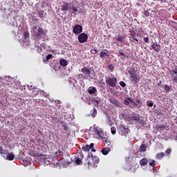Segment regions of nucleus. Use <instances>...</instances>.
Masks as SVG:
<instances>
[{
  "label": "nucleus",
  "instance_id": "1",
  "mask_svg": "<svg viewBox=\"0 0 177 177\" xmlns=\"http://www.w3.org/2000/svg\"><path fill=\"white\" fill-rule=\"evenodd\" d=\"M32 34L33 37H35L37 39H40V38L46 35V30L41 27L38 28V26H36L33 27Z\"/></svg>",
  "mask_w": 177,
  "mask_h": 177
},
{
  "label": "nucleus",
  "instance_id": "2",
  "mask_svg": "<svg viewBox=\"0 0 177 177\" xmlns=\"http://www.w3.org/2000/svg\"><path fill=\"white\" fill-rule=\"evenodd\" d=\"M99 161L100 160L97 158V156H92L91 157L88 156L86 160L85 165L89 166V165H94V164H99Z\"/></svg>",
  "mask_w": 177,
  "mask_h": 177
},
{
  "label": "nucleus",
  "instance_id": "3",
  "mask_svg": "<svg viewBox=\"0 0 177 177\" xmlns=\"http://www.w3.org/2000/svg\"><path fill=\"white\" fill-rule=\"evenodd\" d=\"M106 85L111 86V88H115L117 85V77H109L106 80Z\"/></svg>",
  "mask_w": 177,
  "mask_h": 177
},
{
  "label": "nucleus",
  "instance_id": "4",
  "mask_svg": "<svg viewBox=\"0 0 177 177\" xmlns=\"http://www.w3.org/2000/svg\"><path fill=\"white\" fill-rule=\"evenodd\" d=\"M147 151V145L142 144L140 145L139 150L137 151V157H143L141 153H146Z\"/></svg>",
  "mask_w": 177,
  "mask_h": 177
},
{
  "label": "nucleus",
  "instance_id": "5",
  "mask_svg": "<svg viewBox=\"0 0 177 177\" xmlns=\"http://www.w3.org/2000/svg\"><path fill=\"white\" fill-rule=\"evenodd\" d=\"M169 73L171 75V80L175 84H177V68L175 67L174 69L169 71Z\"/></svg>",
  "mask_w": 177,
  "mask_h": 177
},
{
  "label": "nucleus",
  "instance_id": "6",
  "mask_svg": "<svg viewBox=\"0 0 177 177\" xmlns=\"http://www.w3.org/2000/svg\"><path fill=\"white\" fill-rule=\"evenodd\" d=\"M78 41L80 44H84L88 41V35L86 33H80L78 36Z\"/></svg>",
  "mask_w": 177,
  "mask_h": 177
},
{
  "label": "nucleus",
  "instance_id": "7",
  "mask_svg": "<svg viewBox=\"0 0 177 177\" xmlns=\"http://www.w3.org/2000/svg\"><path fill=\"white\" fill-rule=\"evenodd\" d=\"M73 34H76V35L81 34L82 32V26L75 25L73 27Z\"/></svg>",
  "mask_w": 177,
  "mask_h": 177
},
{
  "label": "nucleus",
  "instance_id": "8",
  "mask_svg": "<svg viewBox=\"0 0 177 177\" xmlns=\"http://www.w3.org/2000/svg\"><path fill=\"white\" fill-rule=\"evenodd\" d=\"M118 131L119 132L120 135H121V136H125L127 133H128V128L120 127Z\"/></svg>",
  "mask_w": 177,
  "mask_h": 177
},
{
  "label": "nucleus",
  "instance_id": "9",
  "mask_svg": "<svg viewBox=\"0 0 177 177\" xmlns=\"http://www.w3.org/2000/svg\"><path fill=\"white\" fill-rule=\"evenodd\" d=\"M109 102L112 103V104H115L117 107H121V104H120V101H118L114 97H111L109 99Z\"/></svg>",
  "mask_w": 177,
  "mask_h": 177
},
{
  "label": "nucleus",
  "instance_id": "10",
  "mask_svg": "<svg viewBox=\"0 0 177 177\" xmlns=\"http://www.w3.org/2000/svg\"><path fill=\"white\" fill-rule=\"evenodd\" d=\"M130 74V80L131 81H136L138 80V75H136V73L135 71H129Z\"/></svg>",
  "mask_w": 177,
  "mask_h": 177
},
{
  "label": "nucleus",
  "instance_id": "11",
  "mask_svg": "<svg viewBox=\"0 0 177 177\" xmlns=\"http://www.w3.org/2000/svg\"><path fill=\"white\" fill-rule=\"evenodd\" d=\"M81 71L82 73H83V74H85V75H86L87 77H89L91 75V70L86 68V67L82 68Z\"/></svg>",
  "mask_w": 177,
  "mask_h": 177
},
{
  "label": "nucleus",
  "instance_id": "12",
  "mask_svg": "<svg viewBox=\"0 0 177 177\" xmlns=\"http://www.w3.org/2000/svg\"><path fill=\"white\" fill-rule=\"evenodd\" d=\"M93 146H95V145L93 143H91L90 145L83 147L82 150H84V151H89L91 149H93Z\"/></svg>",
  "mask_w": 177,
  "mask_h": 177
},
{
  "label": "nucleus",
  "instance_id": "13",
  "mask_svg": "<svg viewBox=\"0 0 177 177\" xmlns=\"http://www.w3.org/2000/svg\"><path fill=\"white\" fill-rule=\"evenodd\" d=\"M156 129H157L158 131H160V132H161L162 131L167 129V126L165 124H158L156 127Z\"/></svg>",
  "mask_w": 177,
  "mask_h": 177
},
{
  "label": "nucleus",
  "instance_id": "14",
  "mask_svg": "<svg viewBox=\"0 0 177 177\" xmlns=\"http://www.w3.org/2000/svg\"><path fill=\"white\" fill-rule=\"evenodd\" d=\"M62 6V12H66L67 10H68V8L70 6V4H68V3H64Z\"/></svg>",
  "mask_w": 177,
  "mask_h": 177
},
{
  "label": "nucleus",
  "instance_id": "15",
  "mask_svg": "<svg viewBox=\"0 0 177 177\" xmlns=\"http://www.w3.org/2000/svg\"><path fill=\"white\" fill-rule=\"evenodd\" d=\"M97 89H96V87L95 86H90L88 88V92L89 93V95H93V93H95L97 92Z\"/></svg>",
  "mask_w": 177,
  "mask_h": 177
},
{
  "label": "nucleus",
  "instance_id": "16",
  "mask_svg": "<svg viewBox=\"0 0 177 177\" xmlns=\"http://www.w3.org/2000/svg\"><path fill=\"white\" fill-rule=\"evenodd\" d=\"M111 151L110 147H105L102 149L101 151L104 156H107Z\"/></svg>",
  "mask_w": 177,
  "mask_h": 177
},
{
  "label": "nucleus",
  "instance_id": "17",
  "mask_svg": "<svg viewBox=\"0 0 177 177\" xmlns=\"http://www.w3.org/2000/svg\"><path fill=\"white\" fill-rule=\"evenodd\" d=\"M149 160L147 158H143L140 160V165L145 167V165H147Z\"/></svg>",
  "mask_w": 177,
  "mask_h": 177
},
{
  "label": "nucleus",
  "instance_id": "18",
  "mask_svg": "<svg viewBox=\"0 0 177 177\" xmlns=\"http://www.w3.org/2000/svg\"><path fill=\"white\" fill-rule=\"evenodd\" d=\"M7 160H8V161H13V160H15V154H13V153H7Z\"/></svg>",
  "mask_w": 177,
  "mask_h": 177
},
{
  "label": "nucleus",
  "instance_id": "19",
  "mask_svg": "<svg viewBox=\"0 0 177 177\" xmlns=\"http://www.w3.org/2000/svg\"><path fill=\"white\" fill-rule=\"evenodd\" d=\"M149 171H151V172H154V165H156V160H152L151 162H149Z\"/></svg>",
  "mask_w": 177,
  "mask_h": 177
},
{
  "label": "nucleus",
  "instance_id": "20",
  "mask_svg": "<svg viewBox=\"0 0 177 177\" xmlns=\"http://www.w3.org/2000/svg\"><path fill=\"white\" fill-rule=\"evenodd\" d=\"M133 102V100H132V98L131 97H127L124 99V104L125 106H129V104H130V103Z\"/></svg>",
  "mask_w": 177,
  "mask_h": 177
},
{
  "label": "nucleus",
  "instance_id": "21",
  "mask_svg": "<svg viewBox=\"0 0 177 177\" xmlns=\"http://www.w3.org/2000/svg\"><path fill=\"white\" fill-rule=\"evenodd\" d=\"M59 64H60V66H62V67H66V66H67V64H68L67 60H66L64 59H61L59 60Z\"/></svg>",
  "mask_w": 177,
  "mask_h": 177
},
{
  "label": "nucleus",
  "instance_id": "22",
  "mask_svg": "<svg viewBox=\"0 0 177 177\" xmlns=\"http://www.w3.org/2000/svg\"><path fill=\"white\" fill-rule=\"evenodd\" d=\"M96 114H97V110L96 108H93V109L91 111V115L93 118H95V117H96Z\"/></svg>",
  "mask_w": 177,
  "mask_h": 177
},
{
  "label": "nucleus",
  "instance_id": "23",
  "mask_svg": "<svg viewBox=\"0 0 177 177\" xmlns=\"http://www.w3.org/2000/svg\"><path fill=\"white\" fill-rule=\"evenodd\" d=\"M93 132L95 133V135L100 136V129H99L98 127H94L93 129Z\"/></svg>",
  "mask_w": 177,
  "mask_h": 177
},
{
  "label": "nucleus",
  "instance_id": "24",
  "mask_svg": "<svg viewBox=\"0 0 177 177\" xmlns=\"http://www.w3.org/2000/svg\"><path fill=\"white\" fill-rule=\"evenodd\" d=\"M164 156H165V153H164L163 152L158 153L156 156V158H158V160H162L164 158Z\"/></svg>",
  "mask_w": 177,
  "mask_h": 177
},
{
  "label": "nucleus",
  "instance_id": "25",
  "mask_svg": "<svg viewBox=\"0 0 177 177\" xmlns=\"http://www.w3.org/2000/svg\"><path fill=\"white\" fill-rule=\"evenodd\" d=\"M163 89L166 91V92H171V86H168V85H164L163 86Z\"/></svg>",
  "mask_w": 177,
  "mask_h": 177
},
{
  "label": "nucleus",
  "instance_id": "26",
  "mask_svg": "<svg viewBox=\"0 0 177 177\" xmlns=\"http://www.w3.org/2000/svg\"><path fill=\"white\" fill-rule=\"evenodd\" d=\"M100 56L101 59H103V57H106V56H109V55L106 54V53L104 51H101L100 53Z\"/></svg>",
  "mask_w": 177,
  "mask_h": 177
},
{
  "label": "nucleus",
  "instance_id": "27",
  "mask_svg": "<svg viewBox=\"0 0 177 177\" xmlns=\"http://www.w3.org/2000/svg\"><path fill=\"white\" fill-rule=\"evenodd\" d=\"M133 37V39H131V42H135V44H136L138 45V44H139V40H138V39H136L135 37V35L132 34L131 35Z\"/></svg>",
  "mask_w": 177,
  "mask_h": 177
},
{
  "label": "nucleus",
  "instance_id": "28",
  "mask_svg": "<svg viewBox=\"0 0 177 177\" xmlns=\"http://www.w3.org/2000/svg\"><path fill=\"white\" fill-rule=\"evenodd\" d=\"M131 118L133 120V121H136V122H140V119L138 116H131Z\"/></svg>",
  "mask_w": 177,
  "mask_h": 177
},
{
  "label": "nucleus",
  "instance_id": "29",
  "mask_svg": "<svg viewBox=\"0 0 177 177\" xmlns=\"http://www.w3.org/2000/svg\"><path fill=\"white\" fill-rule=\"evenodd\" d=\"M44 13H45V12L44 10H39L38 17H39L40 19H44Z\"/></svg>",
  "mask_w": 177,
  "mask_h": 177
},
{
  "label": "nucleus",
  "instance_id": "30",
  "mask_svg": "<svg viewBox=\"0 0 177 177\" xmlns=\"http://www.w3.org/2000/svg\"><path fill=\"white\" fill-rule=\"evenodd\" d=\"M55 157H60V156H63V151H61L60 150H59L58 151H56L55 153Z\"/></svg>",
  "mask_w": 177,
  "mask_h": 177
},
{
  "label": "nucleus",
  "instance_id": "31",
  "mask_svg": "<svg viewBox=\"0 0 177 177\" xmlns=\"http://www.w3.org/2000/svg\"><path fill=\"white\" fill-rule=\"evenodd\" d=\"M117 41H118L119 42H122L124 41V37H122V35H119L118 36Z\"/></svg>",
  "mask_w": 177,
  "mask_h": 177
},
{
  "label": "nucleus",
  "instance_id": "32",
  "mask_svg": "<svg viewBox=\"0 0 177 177\" xmlns=\"http://www.w3.org/2000/svg\"><path fill=\"white\" fill-rule=\"evenodd\" d=\"M71 10H73V13H77L78 12V9L75 6H72L71 8Z\"/></svg>",
  "mask_w": 177,
  "mask_h": 177
},
{
  "label": "nucleus",
  "instance_id": "33",
  "mask_svg": "<svg viewBox=\"0 0 177 177\" xmlns=\"http://www.w3.org/2000/svg\"><path fill=\"white\" fill-rule=\"evenodd\" d=\"M118 56H122L121 57V59H122V60L125 59V54L124 53V52L119 51Z\"/></svg>",
  "mask_w": 177,
  "mask_h": 177
},
{
  "label": "nucleus",
  "instance_id": "34",
  "mask_svg": "<svg viewBox=\"0 0 177 177\" xmlns=\"http://www.w3.org/2000/svg\"><path fill=\"white\" fill-rule=\"evenodd\" d=\"M111 132L112 135H115V132H117V130L115 129V127H111Z\"/></svg>",
  "mask_w": 177,
  "mask_h": 177
},
{
  "label": "nucleus",
  "instance_id": "35",
  "mask_svg": "<svg viewBox=\"0 0 177 177\" xmlns=\"http://www.w3.org/2000/svg\"><path fill=\"white\" fill-rule=\"evenodd\" d=\"M119 84L120 85V86H122V88H125V86H127V84H125V82H124L123 81L120 82Z\"/></svg>",
  "mask_w": 177,
  "mask_h": 177
},
{
  "label": "nucleus",
  "instance_id": "36",
  "mask_svg": "<svg viewBox=\"0 0 177 177\" xmlns=\"http://www.w3.org/2000/svg\"><path fill=\"white\" fill-rule=\"evenodd\" d=\"M107 68L110 71H114V66H113V64L109 65Z\"/></svg>",
  "mask_w": 177,
  "mask_h": 177
},
{
  "label": "nucleus",
  "instance_id": "37",
  "mask_svg": "<svg viewBox=\"0 0 177 177\" xmlns=\"http://www.w3.org/2000/svg\"><path fill=\"white\" fill-rule=\"evenodd\" d=\"M62 127H63L64 131H68V126H67V124H63Z\"/></svg>",
  "mask_w": 177,
  "mask_h": 177
},
{
  "label": "nucleus",
  "instance_id": "38",
  "mask_svg": "<svg viewBox=\"0 0 177 177\" xmlns=\"http://www.w3.org/2000/svg\"><path fill=\"white\" fill-rule=\"evenodd\" d=\"M81 162H82L81 159H80V158L76 159L75 163L77 164V165H80Z\"/></svg>",
  "mask_w": 177,
  "mask_h": 177
},
{
  "label": "nucleus",
  "instance_id": "39",
  "mask_svg": "<svg viewBox=\"0 0 177 177\" xmlns=\"http://www.w3.org/2000/svg\"><path fill=\"white\" fill-rule=\"evenodd\" d=\"M171 153H172V149H167L166 151H165V154H171Z\"/></svg>",
  "mask_w": 177,
  "mask_h": 177
},
{
  "label": "nucleus",
  "instance_id": "40",
  "mask_svg": "<svg viewBox=\"0 0 177 177\" xmlns=\"http://www.w3.org/2000/svg\"><path fill=\"white\" fill-rule=\"evenodd\" d=\"M91 53H92V55H96V53H97V50L92 49L91 50Z\"/></svg>",
  "mask_w": 177,
  "mask_h": 177
},
{
  "label": "nucleus",
  "instance_id": "41",
  "mask_svg": "<svg viewBox=\"0 0 177 177\" xmlns=\"http://www.w3.org/2000/svg\"><path fill=\"white\" fill-rule=\"evenodd\" d=\"M0 154H5V150L0 146Z\"/></svg>",
  "mask_w": 177,
  "mask_h": 177
},
{
  "label": "nucleus",
  "instance_id": "42",
  "mask_svg": "<svg viewBox=\"0 0 177 177\" xmlns=\"http://www.w3.org/2000/svg\"><path fill=\"white\" fill-rule=\"evenodd\" d=\"M51 58H52V54H48L46 56V60H49V59H51Z\"/></svg>",
  "mask_w": 177,
  "mask_h": 177
},
{
  "label": "nucleus",
  "instance_id": "43",
  "mask_svg": "<svg viewBox=\"0 0 177 177\" xmlns=\"http://www.w3.org/2000/svg\"><path fill=\"white\" fill-rule=\"evenodd\" d=\"M24 35L25 38H28L30 35L27 32H25Z\"/></svg>",
  "mask_w": 177,
  "mask_h": 177
},
{
  "label": "nucleus",
  "instance_id": "44",
  "mask_svg": "<svg viewBox=\"0 0 177 177\" xmlns=\"http://www.w3.org/2000/svg\"><path fill=\"white\" fill-rule=\"evenodd\" d=\"M147 106H149V107H153V102H147Z\"/></svg>",
  "mask_w": 177,
  "mask_h": 177
},
{
  "label": "nucleus",
  "instance_id": "45",
  "mask_svg": "<svg viewBox=\"0 0 177 177\" xmlns=\"http://www.w3.org/2000/svg\"><path fill=\"white\" fill-rule=\"evenodd\" d=\"M145 42H147V44L149 43V37H145L144 39Z\"/></svg>",
  "mask_w": 177,
  "mask_h": 177
},
{
  "label": "nucleus",
  "instance_id": "46",
  "mask_svg": "<svg viewBox=\"0 0 177 177\" xmlns=\"http://www.w3.org/2000/svg\"><path fill=\"white\" fill-rule=\"evenodd\" d=\"M131 103H132V106H135L136 107L138 106V103H136L133 100V102H131Z\"/></svg>",
  "mask_w": 177,
  "mask_h": 177
},
{
  "label": "nucleus",
  "instance_id": "47",
  "mask_svg": "<svg viewBox=\"0 0 177 177\" xmlns=\"http://www.w3.org/2000/svg\"><path fill=\"white\" fill-rule=\"evenodd\" d=\"M102 142H107V138H106L105 137H102Z\"/></svg>",
  "mask_w": 177,
  "mask_h": 177
},
{
  "label": "nucleus",
  "instance_id": "48",
  "mask_svg": "<svg viewBox=\"0 0 177 177\" xmlns=\"http://www.w3.org/2000/svg\"><path fill=\"white\" fill-rule=\"evenodd\" d=\"M105 143H106V145H108V146L110 145V141L109 140V139L106 140V142H105Z\"/></svg>",
  "mask_w": 177,
  "mask_h": 177
},
{
  "label": "nucleus",
  "instance_id": "49",
  "mask_svg": "<svg viewBox=\"0 0 177 177\" xmlns=\"http://www.w3.org/2000/svg\"><path fill=\"white\" fill-rule=\"evenodd\" d=\"M136 103H140V99H137L136 100Z\"/></svg>",
  "mask_w": 177,
  "mask_h": 177
},
{
  "label": "nucleus",
  "instance_id": "50",
  "mask_svg": "<svg viewBox=\"0 0 177 177\" xmlns=\"http://www.w3.org/2000/svg\"><path fill=\"white\" fill-rule=\"evenodd\" d=\"M152 48H153V49H154V50H156V45L155 44L152 45Z\"/></svg>",
  "mask_w": 177,
  "mask_h": 177
},
{
  "label": "nucleus",
  "instance_id": "51",
  "mask_svg": "<svg viewBox=\"0 0 177 177\" xmlns=\"http://www.w3.org/2000/svg\"><path fill=\"white\" fill-rule=\"evenodd\" d=\"M91 151L95 152V151H96V149H93V148H91Z\"/></svg>",
  "mask_w": 177,
  "mask_h": 177
},
{
  "label": "nucleus",
  "instance_id": "52",
  "mask_svg": "<svg viewBox=\"0 0 177 177\" xmlns=\"http://www.w3.org/2000/svg\"><path fill=\"white\" fill-rule=\"evenodd\" d=\"M149 16V15H146V17H147Z\"/></svg>",
  "mask_w": 177,
  "mask_h": 177
},
{
  "label": "nucleus",
  "instance_id": "53",
  "mask_svg": "<svg viewBox=\"0 0 177 177\" xmlns=\"http://www.w3.org/2000/svg\"><path fill=\"white\" fill-rule=\"evenodd\" d=\"M159 84H161V81L159 82Z\"/></svg>",
  "mask_w": 177,
  "mask_h": 177
},
{
  "label": "nucleus",
  "instance_id": "54",
  "mask_svg": "<svg viewBox=\"0 0 177 177\" xmlns=\"http://www.w3.org/2000/svg\"><path fill=\"white\" fill-rule=\"evenodd\" d=\"M176 140H177V136H176Z\"/></svg>",
  "mask_w": 177,
  "mask_h": 177
},
{
  "label": "nucleus",
  "instance_id": "55",
  "mask_svg": "<svg viewBox=\"0 0 177 177\" xmlns=\"http://www.w3.org/2000/svg\"><path fill=\"white\" fill-rule=\"evenodd\" d=\"M153 107H156V104H154Z\"/></svg>",
  "mask_w": 177,
  "mask_h": 177
},
{
  "label": "nucleus",
  "instance_id": "56",
  "mask_svg": "<svg viewBox=\"0 0 177 177\" xmlns=\"http://www.w3.org/2000/svg\"><path fill=\"white\" fill-rule=\"evenodd\" d=\"M95 102H96V103H97V100H95Z\"/></svg>",
  "mask_w": 177,
  "mask_h": 177
}]
</instances>
